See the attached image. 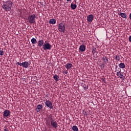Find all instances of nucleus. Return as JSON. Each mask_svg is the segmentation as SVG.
<instances>
[{
    "label": "nucleus",
    "instance_id": "obj_1",
    "mask_svg": "<svg viewBox=\"0 0 131 131\" xmlns=\"http://www.w3.org/2000/svg\"><path fill=\"white\" fill-rule=\"evenodd\" d=\"M46 125L48 128H51V126H52L53 128L57 129V127L59 126L58 123L53 118V115H49L46 119Z\"/></svg>",
    "mask_w": 131,
    "mask_h": 131
},
{
    "label": "nucleus",
    "instance_id": "obj_2",
    "mask_svg": "<svg viewBox=\"0 0 131 131\" xmlns=\"http://www.w3.org/2000/svg\"><path fill=\"white\" fill-rule=\"evenodd\" d=\"M12 7H13V2L11 0L4 2L2 8L4 10V11H10L12 10Z\"/></svg>",
    "mask_w": 131,
    "mask_h": 131
},
{
    "label": "nucleus",
    "instance_id": "obj_3",
    "mask_svg": "<svg viewBox=\"0 0 131 131\" xmlns=\"http://www.w3.org/2000/svg\"><path fill=\"white\" fill-rule=\"evenodd\" d=\"M42 49L44 51H48V50L50 51L52 49V45L46 41L45 43L43 45Z\"/></svg>",
    "mask_w": 131,
    "mask_h": 131
},
{
    "label": "nucleus",
    "instance_id": "obj_4",
    "mask_svg": "<svg viewBox=\"0 0 131 131\" xmlns=\"http://www.w3.org/2000/svg\"><path fill=\"white\" fill-rule=\"evenodd\" d=\"M58 30L60 32H62V33H65V25L62 23L58 25Z\"/></svg>",
    "mask_w": 131,
    "mask_h": 131
},
{
    "label": "nucleus",
    "instance_id": "obj_5",
    "mask_svg": "<svg viewBox=\"0 0 131 131\" xmlns=\"http://www.w3.org/2000/svg\"><path fill=\"white\" fill-rule=\"evenodd\" d=\"M45 103L47 107L50 109H54L53 103H52V101H50V100H47Z\"/></svg>",
    "mask_w": 131,
    "mask_h": 131
},
{
    "label": "nucleus",
    "instance_id": "obj_6",
    "mask_svg": "<svg viewBox=\"0 0 131 131\" xmlns=\"http://www.w3.org/2000/svg\"><path fill=\"white\" fill-rule=\"evenodd\" d=\"M3 116L5 118H9V117H11V112L8 110H6L3 112Z\"/></svg>",
    "mask_w": 131,
    "mask_h": 131
},
{
    "label": "nucleus",
    "instance_id": "obj_7",
    "mask_svg": "<svg viewBox=\"0 0 131 131\" xmlns=\"http://www.w3.org/2000/svg\"><path fill=\"white\" fill-rule=\"evenodd\" d=\"M34 18H35V17H25V19H27L28 20V21L30 22V23H31L32 24L33 23H34V22H35Z\"/></svg>",
    "mask_w": 131,
    "mask_h": 131
},
{
    "label": "nucleus",
    "instance_id": "obj_8",
    "mask_svg": "<svg viewBox=\"0 0 131 131\" xmlns=\"http://www.w3.org/2000/svg\"><path fill=\"white\" fill-rule=\"evenodd\" d=\"M42 105L38 104L36 108V111L37 112H40V111H42Z\"/></svg>",
    "mask_w": 131,
    "mask_h": 131
},
{
    "label": "nucleus",
    "instance_id": "obj_9",
    "mask_svg": "<svg viewBox=\"0 0 131 131\" xmlns=\"http://www.w3.org/2000/svg\"><path fill=\"white\" fill-rule=\"evenodd\" d=\"M29 65H30V63L29 64V62L27 61L22 62L21 63V66H23V67L24 68H28V66H29Z\"/></svg>",
    "mask_w": 131,
    "mask_h": 131
},
{
    "label": "nucleus",
    "instance_id": "obj_10",
    "mask_svg": "<svg viewBox=\"0 0 131 131\" xmlns=\"http://www.w3.org/2000/svg\"><path fill=\"white\" fill-rule=\"evenodd\" d=\"M44 45H45V42H43V39L38 41V46L39 47V48H41V47H43Z\"/></svg>",
    "mask_w": 131,
    "mask_h": 131
},
{
    "label": "nucleus",
    "instance_id": "obj_11",
    "mask_svg": "<svg viewBox=\"0 0 131 131\" xmlns=\"http://www.w3.org/2000/svg\"><path fill=\"white\" fill-rule=\"evenodd\" d=\"M79 52H84L85 51V46L84 45H81L79 48Z\"/></svg>",
    "mask_w": 131,
    "mask_h": 131
},
{
    "label": "nucleus",
    "instance_id": "obj_12",
    "mask_svg": "<svg viewBox=\"0 0 131 131\" xmlns=\"http://www.w3.org/2000/svg\"><path fill=\"white\" fill-rule=\"evenodd\" d=\"M65 67L67 69V70H69L70 68H72V67H73V65H72V64L71 63H68L65 66Z\"/></svg>",
    "mask_w": 131,
    "mask_h": 131
},
{
    "label": "nucleus",
    "instance_id": "obj_13",
    "mask_svg": "<svg viewBox=\"0 0 131 131\" xmlns=\"http://www.w3.org/2000/svg\"><path fill=\"white\" fill-rule=\"evenodd\" d=\"M121 72V70L117 72L116 75L118 76V77H120V78H122V77L123 76V74H121V73H120Z\"/></svg>",
    "mask_w": 131,
    "mask_h": 131
},
{
    "label": "nucleus",
    "instance_id": "obj_14",
    "mask_svg": "<svg viewBox=\"0 0 131 131\" xmlns=\"http://www.w3.org/2000/svg\"><path fill=\"white\" fill-rule=\"evenodd\" d=\"M71 8L72 10H75V9H76V8H77V5H76V4H73V3H72L71 4Z\"/></svg>",
    "mask_w": 131,
    "mask_h": 131
},
{
    "label": "nucleus",
    "instance_id": "obj_15",
    "mask_svg": "<svg viewBox=\"0 0 131 131\" xmlns=\"http://www.w3.org/2000/svg\"><path fill=\"white\" fill-rule=\"evenodd\" d=\"M102 60L104 63H109V60H108V58H107L106 56L103 57Z\"/></svg>",
    "mask_w": 131,
    "mask_h": 131
},
{
    "label": "nucleus",
    "instance_id": "obj_16",
    "mask_svg": "<svg viewBox=\"0 0 131 131\" xmlns=\"http://www.w3.org/2000/svg\"><path fill=\"white\" fill-rule=\"evenodd\" d=\"M119 67L122 69H124V68H125V64L123 62H121L119 64Z\"/></svg>",
    "mask_w": 131,
    "mask_h": 131
},
{
    "label": "nucleus",
    "instance_id": "obj_17",
    "mask_svg": "<svg viewBox=\"0 0 131 131\" xmlns=\"http://www.w3.org/2000/svg\"><path fill=\"white\" fill-rule=\"evenodd\" d=\"M49 24H56V19L52 18L49 20Z\"/></svg>",
    "mask_w": 131,
    "mask_h": 131
},
{
    "label": "nucleus",
    "instance_id": "obj_18",
    "mask_svg": "<svg viewBox=\"0 0 131 131\" xmlns=\"http://www.w3.org/2000/svg\"><path fill=\"white\" fill-rule=\"evenodd\" d=\"M31 41L33 45H35V43H37V40H36V39L34 38H32Z\"/></svg>",
    "mask_w": 131,
    "mask_h": 131
},
{
    "label": "nucleus",
    "instance_id": "obj_19",
    "mask_svg": "<svg viewBox=\"0 0 131 131\" xmlns=\"http://www.w3.org/2000/svg\"><path fill=\"white\" fill-rule=\"evenodd\" d=\"M53 78L56 81H59V78H60V77H59L58 75H55L53 76Z\"/></svg>",
    "mask_w": 131,
    "mask_h": 131
},
{
    "label": "nucleus",
    "instance_id": "obj_20",
    "mask_svg": "<svg viewBox=\"0 0 131 131\" xmlns=\"http://www.w3.org/2000/svg\"><path fill=\"white\" fill-rule=\"evenodd\" d=\"M72 129L74 131H78V127L77 126L74 125L72 127Z\"/></svg>",
    "mask_w": 131,
    "mask_h": 131
},
{
    "label": "nucleus",
    "instance_id": "obj_21",
    "mask_svg": "<svg viewBox=\"0 0 131 131\" xmlns=\"http://www.w3.org/2000/svg\"><path fill=\"white\" fill-rule=\"evenodd\" d=\"M87 20L88 22H92L94 20V17H87Z\"/></svg>",
    "mask_w": 131,
    "mask_h": 131
},
{
    "label": "nucleus",
    "instance_id": "obj_22",
    "mask_svg": "<svg viewBox=\"0 0 131 131\" xmlns=\"http://www.w3.org/2000/svg\"><path fill=\"white\" fill-rule=\"evenodd\" d=\"M92 53L93 55H94L95 54H96V53H97V50H96V48L93 47L92 49Z\"/></svg>",
    "mask_w": 131,
    "mask_h": 131
},
{
    "label": "nucleus",
    "instance_id": "obj_23",
    "mask_svg": "<svg viewBox=\"0 0 131 131\" xmlns=\"http://www.w3.org/2000/svg\"><path fill=\"white\" fill-rule=\"evenodd\" d=\"M115 59L117 62H118L120 60V56L117 55L115 56Z\"/></svg>",
    "mask_w": 131,
    "mask_h": 131
},
{
    "label": "nucleus",
    "instance_id": "obj_24",
    "mask_svg": "<svg viewBox=\"0 0 131 131\" xmlns=\"http://www.w3.org/2000/svg\"><path fill=\"white\" fill-rule=\"evenodd\" d=\"M119 16H121V17H126L127 15L126 13L120 12L119 13Z\"/></svg>",
    "mask_w": 131,
    "mask_h": 131
},
{
    "label": "nucleus",
    "instance_id": "obj_25",
    "mask_svg": "<svg viewBox=\"0 0 131 131\" xmlns=\"http://www.w3.org/2000/svg\"><path fill=\"white\" fill-rule=\"evenodd\" d=\"M4 54H5V53L4 52V51L0 50V55L3 56L4 55Z\"/></svg>",
    "mask_w": 131,
    "mask_h": 131
},
{
    "label": "nucleus",
    "instance_id": "obj_26",
    "mask_svg": "<svg viewBox=\"0 0 131 131\" xmlns=\"http://www.w3.org/2000/svg\"><path fill=\"white\" fill-rule=\"evenodd\" d=\"M83 114H84V115H86V116H88V112L83 111Z\"/></svg>",
    "mask_w": 131,
    "mask_h": 131
},
{
    "label": "nucleus",
    "instance_id": "obj_27",
    "mask_svg": "<svg viewBox=\"0 0 131 131\" xmlns=\"http://www.w3.org/2000/svg\"><path fill=\"white\" fill-rule=\"evenodd\" d=\"M17 65H18L19 66H22V63H20L19 62H17Z\"/></svg>",
    "mask_w": 131,
    "mask_h": 131
},
{
    "label": "nucleus",
    "instance_id": "obj_28",
    "mask_svg": "<svg viewBox=\"0 0 131 131\" xmlns=\"http://www.w3.org/2000/svg\"><path fill=\"white\" fill-rule=\"evenodd\" d=\"M128 40L130 42H131V35L129 36L128 37Z\"/></svg>",
    "mask_w": 131,
    "mask_h": 131
},
{
    "label": "nucleus",
    "instance_id": "obj_29",
    "mask_svg": "<svg viewBox=\"0 0 131 131\" xmlns=\"http://www.w3.org/2000/svg\"><path fill=\"white\" fill-rule=\"evenodd\" d=\"M101 80H102V81H104V83H106V80H105V79L102 78Z\"/></svg>",
    "mask_w": 131,
    "mask_h": 131
},
{
    "label": "nucleus",
    "instance_id": "obj_30",
    "mask_svg": "<svg viewBox=\"0 0 131 131\" xmlns=\"http://www.w3.org/2000/svg\"><path fill=\"white\" fill-rule=\"evenodd\" d=\"M4 131H9V129H8V128H7L4 129Z\"/></svg>",
    "mask_w": 131,
    "mask_h": 131
},
{
    "label": "nucleus",
    "instance_id": "obj_31",
    "mask_svg": "<svg viewBox=\"0 0 131 131\" xmlns=\"http://www.w3.org/2000/svg\"><path fill=\"white\" fill-rule=\"evenodd\" d=\"M64 73H65V74H68V71H66L65 72H64Z\"/></svg>",
    "mask_w": 131,
    "mask_h": 131
},
{
    "label": "nucleus",
    "instance_id": "obj_32",
    "mask_svg": "<svg viewBox=\"0 0 131 131\" xmlns=\"http://www.w3.org/2000/svg\"><path fill=\"white\" fill-rule=\"evenodd\" d=\"M88 17H93V15H89L88 16Z\"/></svg>",
    "mask_w": 131,
    "mask_h": 131
},
{
    "label": "nucleus",
    "instance_id": "obj_33",
    "mask_svg": "<svg viewBox=\"0 0 131 131\" xmlns=\"http://www.w3.org/2000/svg\"><path fill=\"white\" fill-rule=\"evenodd\" d=\"M101 66H103V67H105V66L104 65V63H103Z\"/></svg>",
    "mask_w": 131,
    "mask_h": 131
},
{
    "label": "nucleus",
    "instance_id": "obj_34",
    "mask_svg": "<svg viewBox=\"0 0 131 131\" xmlns=\"http://www.w3.org/2000/svg\"><path fill=\"white\" fill-rule=\"evenodd\" d=\"M67 2H71L72 0H66Z\"/></svg>",
    "mask_w": 131,
    "mask_h": 131
},
{
    "label": "nucleus",
    "instance_id": "obj_35",
    "mask_svg": "<svg viewBox=\"0 0 131 131\" xmlns=\"http://www.w3.org/2000/svg\"><path fill=\"white\" fill-rule=\"evenodd\" d=\"M109 19H110V17H109ZM111 20H112V17H111Z\"/></svg>",
    "mask_w": 131,
    "mask_h": 131
},
{
    "label": "nucleus",
    "instance_id": "obj_36",
    "mask_svg": "<svg viewBox=\"0 0 131 131\" xmlns=\"http://www.w3.org/2000/svg\"><path fill=\"white\" fill-rule=\"evenodd\" d=\"M129 17H131V13H130L129 14Z\"/></svg>",
    "mask_w": 131,
    "mask_h": 131
},
{
    "label": "nucleus",
    "instance_id": "obj_37",
    "mask_svg": "<svg viewBox=\"0 0 131 131\" xmlns=\"http://www.w3.org/2000/svg\"><path fill=\"white\" fill-rule=\"evenodd\" d=\"M123 18H126V17H123Z\"/></svg>",
    "mask_w": 131,
    "mask_h": 131
},
{
    "label": "nucleus",
    "instance_id": "obj_38",
    "mask_svg": "<svg viewBox=\"0 0 131 131\" xmlns=\"http://www.w3.org/2000/svg\"><path fill=\"white\" fill-rule=\"evenodd\" d=\"M30 17H33V16H32V15H31V16H30Z\"/></svg>",
    "mask_w": 131,
    "mask_h": 131
},
{
    "label": "nucleus",
    "instance_id": "obj_39",
    "mask_svg": "<svg viewBox=\"0 0 131 131\" xmlns=\"http://www.w3.org/2000/svg\"><path fill=\"white\" fill-rule=\"evenodd\" d=\"M75 3H76V0H75Z\"/></svg>",
    "mask_w": 131,
    "mask_h": 131
},
{
    "label": "nucleus",
    "instance_id": "obj_40",
    "mask_svg": "<svg viewBox=\"0 0 131 131\" xmlns=\"http://www.w3.org/2000/svg\"><path fill=\"white\" fill-rule=\"evenodd\" d=\"M84 90H85V87H84Z\"/></svg>",
    "mask_w": 131,
    "mask_h": 131
}]
</instances>
